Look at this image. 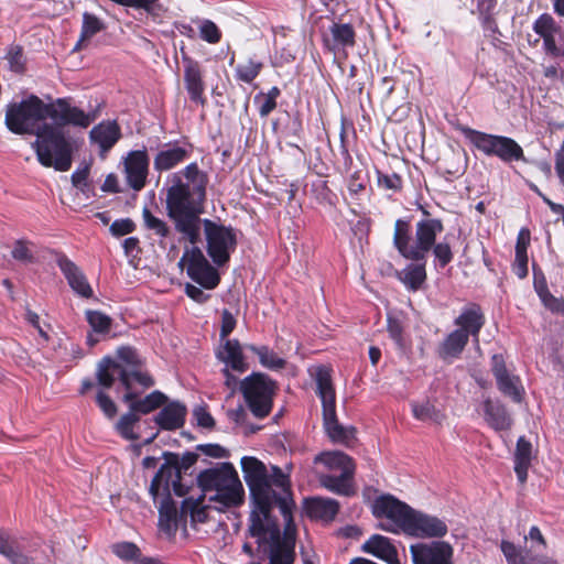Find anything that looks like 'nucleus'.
I'll return each mask as SVG.
<instances>
[{"label": "nucleus", "mask_w": 564, "mask_h": 564, "mask_svg": "<svg viewBox=\"0 0 564 564\" xmlns=\"http://www.w3.org/2000/svg\"><path fill=\"white\" fill-rule=\"evenodd\" d=\"M241 468L253 506L249 532L258 544V561L251 564H293L296 530L288 476L276 466L269 473L254 457H242Z\"/></svg>", "instance_id": "nucleus-1"}, {"label": "nucleus", "mask_w": 564, "mask_h": 564, "mask_svg": "<svg viewBox=\"0 0 564 564\" xmlns=\"http://www.w3.org/2000/svg\"><path fill=\"white\" fill-rule=\"evenodd\" d=\"M97 111L86 112L73 106L68 98H57L45 104L35 95L8 105L4 122L15 134H35L31 147L39 162L45 167L65 172L70 169L73 144L65 127L88 128Z\"/></svg>", "instance_id": "nucleus-2"}, {"label": "nucleus", "mask_w": 564, "mask_h": 564, "mask_svg": "<svg viewBox=\"0 0 564 564\" xmlns=\"http://www.w3.org/2000/svg\"><path fill=\"white\" fill-rule=\"evenodd\" d=\"M208 175L193 162L166 178V210L175 229L192 247L186 248L180 260L187 275L200 286L213 290L219 281L217 270L196 247L200 238L202 204L206 197Z\"/></svg>", "instance_id": "nucleus-3"}, {"label": "nucleus", "mask_w": 564, "mask_h": 564, "mask_svg": "<svg viewBox=\"0 0 564 564\" xmlns=\"http://www.w3.org/2000/svg\"><path fill=\"white\" fill-rule=\"evenodd\" d=\"M443 230L441 219L425 217L416 223L413 238L410 223L398 219L394 224L393 245L403 258L412 261H426L429 252L432 251L435 265L443 269L453 260L449 243H436V237Z\"/></svg>", "instance_id": "nucleus-4"}, {"label": "nucleus", "mask_w": 564, "mask_h": 564, "mask_svg": "<svg viewBox=\"0 0 564 564\" xmlns=\"http://www.w3.org/2000/svg\"><path fill=\"white\" fill-rule=\"evenodd\" d=\"M373 514L389 520L388 523L380 524V528L388 532L402 530L417 538H441L447 533V525L442 520L415 511L392 496L378 498L373 505Z\"/></svg>", "instance_id": "nucleus-5"}, {"label": "nucleus", "mask_w": 564, "mask_h": 564, "mask_svg": "<svg viewBox=\"0 0 564 564\" xmlns=\"http://www.w3.org/2000/svg\"><path fill=\"white\" fill-rule=\"evenodd\" d=\"M198 482L205 494L215 492L209 497L210 501L220 502L224 507H232L242 502V484L232 465L228 463L202 471Z\"/></svg>", "instance_id": "nucleus-6"}, {"label": "nucleus", "mask_w": 564, "mask_h": 564, "mask_svg": "<svg viewBox=\"0 0 564 564\" xmlns=\"http://www.w3.org/2000/svg\"><path fill=\"white\" fill-rule=\"evenodd\" d=\"M133 357L134 355H115L102 358L97 366L98 383L105 388H110L118 378L127 390L131 389L133 381L144 388L152 387L154 384L153 379L138 369Z\"/></svg>", "instance_id": "nucleus-7"}, {"label": "nucleus", "mask_w": 564, "mask_h": 564, "mask_svg": "<svg viewBox=\"0 0 564 564\" xmlns=\"http://www.w3.org/2000/svg\"><path fill=\"white\" fill-rule=\"evenodd\" d=\"M315 462L324 464L329 470L340 471L339 476L321 475L318 480L324 488L341 496L355 494L352 478L356 466L350 456L339 451L324 452L316 456Z\"/></svg>", "instance_id": "nucleus-8"}, {"label": "nucleus", "mask_w": 564, "mask_h": 564, "mask_svg": "<svg viewBox=\"0 0 564 564\" xmlns=\"http://www.w3.org/2000/svg\"><path fill=\"white\" fill-rule=\"evenodd\" d=\"M466 137L471 144L487 156H496L506 164L527 159L522 147L512 138L468 129Z\"/></svg>", "instance_id": "nucleus-9"}, {"label": "nucleus", "mask_w": 564, "mask_h": 564, "mask_svg": "<svg viewBox=\"0 0 564 564\" xmlns=\"http://www.w3.org/2000/svg\"><path fill=\"white\" fill-rule=\"evenodd\" d=\"M456 329L444 340V352H460L470 337L477 341L478 334L484 325V316L478 306L466 307L455 318Z\"/></svg>", "instance_id": "nucleus-10"}, {"label": "nucleus", "mask_w": 564, "mask_h": 564, "mask_svg": "<svg viewBox=\"0 0 564 564\" xmlns=\"http://www.w3.org/2000/svg\"><path fill=\"white\" fill-rule=\"evenodd\" d=\"M204 232L207 252L216 265H223L230 259L237 246V235L231 227L204 219Z\"/></svg>", "instance_id": "nucleus-11"}, {"label": "nucleus", "mask_w": 564, "mask_h": 564, "mask_svg": "<svg viewBox=\"0 0 564 564\" xmlns=\"http://www.w3.org/2000/svg\"><path fill=\"white\" fill-rule=\"evenodd\" d=\"M241 391L248 406L257 417L267 416L272 408L274 383L261 373H253L241 382Z\"/></svg>", "instance_id": "nucleus-12"}, {"label": "nucleus", "mask_w": 564, "mask_h": 564, "mask_svg": "<svg viewBox=\"0 0 564 564\" xmlns=\"http://www.w3.org/2000/svg\"><path fill=\"white\" fill-rule=\"evenodd\" d=\"M492 373L499 391L513 402L520 403L523 399L524 388L519 376L514 373L513 365L507 362L503 355L492 356Z\"/></svg>", "instance_id": "nucleus-13"}, {"label": "nucleus", "mask_w": 564, "mask_h": 564, "mask_svg": "<svg viewBox=\"0 0 564 564\" xmlns=\"http://www.w3.org/2000/svg\"><path fill=\"white\" fill-rule=\"evenodd\" d=\"M414 564H453V549L443 541L411 545Z\"/></svg>", "instance_id": "nucleus-14"}, {"label": "nucleus", "mask_w": 564, "mask_h": 564, "mask_svg": "<svg viewBox=\"0 0 564 564\" xmlns=\"http://www.w3.org/2000/svg\"><path fill=\"white\" fill-rule=\"evenodd\" d=\"M149 172V156L145 150L131 151L124 160L127 183L134 191L144 187Z\"/></svg>", "instance_id": "nucleus-15"}, {"label": "nucleus", "mask_w": 564, "mask_h": 564, "mask_svg": "<svg viewBox=\"0 0 564 564\" xmlns=\"http://www.w3.org/2000/svg\"><path fill=\"white\" fill-rule=\"evenodd\" d=\"M310 377L316 383V393L322 401V406L336 403V393L333 384V368L328 365H313L308 369Z\"/></svg>", "instance_id": "nucleus-16"}, {"label": "nucleus", "mask_w": 564, "mask_h": 564, "mask_svg": "<svg viewBox=\"0 0 564 564\" xmlns=\"http://www.w3.org/2000/svg\"><path fill=\"white\" fill-rule=\"evenodd\" d=\"M56 263L76 294L86 299L93 296V289L84 272L70 259L65 254H58Z\"/></svg>", "instance_id": "nucleus-17"}, {"label": "nucleus", "mask_w": 564, "mask_h": 564, "mask_svg": "<svg viewBox=\"0 0 564 564\" xmlns=\"http://www.w3.org/2000/svg\"><path fill=\"white\" fill-rule=\"evenodd\" d=\"M189 150L177 142L165 143L156 153L153 167L162 173L176 167L189 156Z\"/></svg>", "instance_id": "nucleus-18"}, {"label": "nucleus", "mask_w": 564, "mask_h": 564, "mask_svg": "<svg viewBox=\"0 0 564 564\" xmlns=\"http://www.w3.org/2000/svg\"><path fill=\"white\" fill-rule=\"evenodd\" d=\"M482 412L485 422L497 432L508 431L513 424L507 408L499 400L486 398L482 401Z\"/></svg>", "instance_id": "nucleus-19"}, {"label": "nucleus", "mask_w": 564, "mask_h": 564, "mask_svg": "<svg viewBox=\"0 0 564 564\" xmlns=\"http://www.w3.org/2000/svg\"><path fill=\"white\" fill-rule=\"evenodd\" d=\"M184 83L191 100L204 105L206 99L203 72L199 64L191 58H184Z\"/></svg>", "instance_id": "nucleus-20"}, {"label": "nucleus", "mask_w": 564, "mask_h": 564, "mask_svg": "<svg viewBox=\"0 0 564 564\" xmlns=\"http://www.w3.org/2000/svg\"><path fill=\"white\" fill-rule=\"evenodd\" d=\"M121 130L116 121H101L89 132L90 142L98 145L100 153H107L120 139Z\"/></svg>", "instance_id": "nucleus-21"}, {"label": "nucleus", "mask_w": 564, "mask_h": 564, "mask_svg": "<svg viewBox=\"0 0 564 564\" xmlns=\"http://www.w3.org/2000/svg\"><path fill=\"white\" fill-rule=\"evenodd\" d=\"M324 427L333 442L349 444L355 437V429L339 424L336 417V403L323 406Z\"/></svg>", "instance_id": "nucleus-22"}, {"label": "nucleus", "mask_w": 564, "mask_h": 564, "mask_svg": "<svg viewBox=\"0 0 564 564\" xmlns=\"http://www.w3.org/2000/svg\"><path fill=\"white\" fill-rule=\"evenodd\" d=\"M362 550L388 564H400L395 547L391 544L390 540L383 535H372L364 544Z\"/></svg>", "instance_id": "nucleus-23"}, {"label": "nucleus", "mask_w": 564, "mask_h": 564, "mask_svg": "<svg viewBox=\"0 0 564 564\" xmlns=\"http://www.w3.org/2000/svg\"><path fill=\"white\" fill-rule=\"evenodd\" d=\"M186 408L184 404L173 401L166 404L155 416V422L163 430H176L185 422Z\"/></svg>", "instance_id": "nucleus-24"}, {"label": "nucleus", "mask_w": 564, "mask_h": 564, "mask_svg": "<svg viewBox=\"0 0 564 564\" xmlns=\"http://www.w3.org/2000/svg\"><path fill=\"white\" fill-rule=\"evenodd\" d=\"M338 509V501L332 498L315 497L305 501L306 513L314 519L333 520Z\"/></svg>", "instance_id": "nucleus-25"}, {"label": "nucleus", "mask_w": 564, "mask_h": 564, "mask_svg": "<svg viewBox=\"0 0 564 564\" xmlns=\"http://www.w3.org/2000/svg\"><path fill=\"white\" fill-rule=\"evenodd\" d=\"M532 458V444L524 436L519 437L514 452V471L521 484L527 481Z\"/></svg>", "instance_id": "nucleus-26"}, {"label": "nucleus", "mask_w": 564, "mask_h": 564, "mask_svg": "<svg viewBox=\"0 0 564 564\" xmlns=\"http://www.w3.org/2000/svg\"><path fill=\"white\" fill-rule=\"evenodd\" d=\"M530 245V231L522 228L517 237L516 257L513 263L514 274L523 279L528 275V247Z\"/></svg>", "instance_id": "nucleus-27"}, {"label": "nucleus", "mask_w": 564, "mask_h": 564, "mask_svg": "<svg viewBox=\"0 0 564 564\" xmlns=\"http://www.w3.org/2000/svg\"><path fill=\"white\" fill-rule=\"evenodd\" d=\"M332 43H328L330 50L336 51L355 44V31L348 23H334L329 28Z\"/></svg>", "instance_id": "nucleus-28"}, {"label": "nucleus", "mask_w": 564, "mask_h": 564, "mask_svg": "<svg viewBox=\"0 0 564 564\" xmlns=\"http://www.w3.org/2000/svg\"><path fill=\"white\" fill-rule=\"evenodd\" d=\"M159 525L167 532H174L177 529V509L170 496H166L159 507Z\"/></svg>", "instance_id": "nucleus-29"}, {"label": "nucleus", "mask_w": 564, "mask_h": 564, "mask_svg": "<svg viewBox=\"0 0 564 564\" xmlns=\"http://www.w3.org/2000/svg\"><path fill=\"white\" fill-rule=\"evenodd\" d=\"M408 264L401 272V281L412 291L421 288L426 279L425 261Z\"/></svg>", "instance_id": "nucleus-30"}, {"label": "nucleus", "mask_w": 564, "mask_h": 564, "mask_svg": "<svg viewBox=\"0 0 564 564\" xmlns=\"http://www.w3.org/2000/svg\"><path fill=\"white\" fill-rule=\"evenodd\" d=\"M501 551L509 564H554L547 557L523 555L513 543L502 541Z\"/></svg>", "instance_id": "nucleus-31"}, {"label": "nucleus", "mask_w": 564, "mask_h": 564, "mask_svg": "<svg viewBox=\"0 0 564 564\" xmlns=\"http://www.w3.org/2000/svg\"><path fill=\"white\" fill-rule=\"evenodd\" d=\"M236 327V318L228 311L224 310L221 313V327H220V338L225 340L224 351L223 352H241L242 347L240 346L238 340H229L227 337Z\"/></svg>", "instance_id": "nucleus-32"}, {"label": "nucleus", "mask_w": 564, "mask_h": 564, "mask_svg": "<svg viewBox=\"0 0 564 564\" xmlns=\"http://www.w3.org/2000/svg\"><path fill=\"white\" fill-rule=\"evenodd\" d=\"M105 29V22L97 15L89 12H84L80 36L78 43L76 44V48L80 47L84 42L89 41L93 36L104 31Z\"/></svg>", "instance_id": "nucleus-33"}, {"label": "nucleus", "mask_w": 564, "mask_h": 564, "mask_svg": "<svg viewBox=\"0 0 564 564\" xmlns=\"http://www.w3.org/2000/svg\"><path fill=\"white\" fill-rule=\"evenodd\" d=\"M411 408L413 416L420 421H430L435 424H441L445 417L430 401L422 403L412 402Z\"/></svg>", "instance_id": "nucleus-34"}, {"label": "nucleus", "mask_w": 564, "mask_h": 564, "mask_svg": "<svg viewBox=\"0 0 564 564\" xmlns=\"http://www.w3.org/2000/svg\"><path fill=\"white\" fill-rule=\"evenodd\" d=\"M167 398L160 391H153L144 399L131 402L130 410L135 413L148 414L166 402Z\"/></svg>", "instance_id": "nucleus-35"}, {"label": "nucleus", "mask_w": 564, "mask_h": 564, "mask_svg": "<svg viewBox=\"0 0 564 564\" xmlns=\"http://www.w3.org/2000/svg\"><path fill=\"white\" fill-rule=\"evenodd\" d=\"M263 67L261 61L249 58L246 63L239 64L235 69V77L237 80L250 84L260 74Z\"/></svg>", "instance_id": "nucleus-36"}, {"label": "nucleus", "mask_w": 564, "mask_h": 564, "mask_svg": "<svg viewBox=\"0 0 564 564\" xmlns=\"http://www.w3.org/2000/svg\"><path fill=\"white\" fill-rule=\"evenodd\" d=\"M4 59L7 61L8 67L11 72L21 74L25 69V57L23 48L19 45H10L7 48Z\"/></svg>", "instance_id": "nucleus-37"}, {"label": "nucleus", "mask_w": 564, "mask_h": 564, "mask_svg": "<svg viewBox=\"0 0 564 564\" xmlns=\"http://www.w3.org/2000/svg\"><path fill=\"white\" fill-rule=\"evenodd\" d=\"M175 473L176 466L170 464H164L161 466L150 485V494L153 499H156L162 487L166 490L167 476H175Z\"/></svg>", "instance_id": "nucleus-38"}, {"label": "nucleus", "mask_w": 564, "mask_h": 564, "mask_svg": "<svg viewBox=\"0 0 564 564\" xmlns=\"http://www.w3.org/2000/svg\"><path fill=\"white\" fill-rule=\"evenodd\" d=\"M181 512L183 516L189 514L193 522L203 523L207 519L206 509L200 506L199 499H185L182 503Z\"/></svg>", "instance_id": "nucleus-39"}, {"label": "nucleus", "mask_w": 564, "mask_h": 564, "mask_svg": "<svg viewBox=\"0 0 564 564\" xmlns=\"http://www.w3.org/2000/svg\"><path fill=\"white\" fill-rule=\"evenodd\" d=\"M142 217L147 229L152 230L161 238L167 237L170 229L164 220L155 217L148 208H143Z\"/></svg>", "instance_id": "nucleus-40"}, {"label": "nucleus", "mask_w": 564, "mask_h": 564, "mask_svg": "<svg viewBox=\"0 0 564 564\" xmlns=\"http://www.w3.org/2000/svg\"><path fill=\"white\" fill-rule=\"evenodd\" d=\"M558 26L550 14L540 15L533 23V31L542 39L552 33H558Z\"/></svg>", "instance_id": "nucleus-41"}, {"label": "nucleus", "mask_w": 564, "mask_h": 564, "mask_svg": "<svg viewBox=\"0 0 564 564\" xmlns=\"http://www.w3.org/2000/svg\"><path fill=\"white\" fill-rule=\"evenodd\" d=\"M221 362L225 364L224 375L229 377V371L242 373L247 370V364L243 355H218Z\"/></svg>", "instance_id": "nucleus-42"}, {"label": "nucleus", "mask_w": 564, "mask_h": 564, "mask_svg": "<svg viewBox=\"0 0 564 564\" xmlns=\"http://www.w3.org/2000/svg\"><path fill=\"white\" fill-rule=\"evenodd\" d=\"M139 421V416L135 412H130L123 414L119 422L117 423V429L119 433L127 440H137V435L133 433V425Z\"/></svg>", "instance_id": "nucleus-43"}, {"label": "nucleus", "mask_w": 564, "mask_h": 564, "mask_svg": "<svg viewBox=\"0 0 564 564\" xmlns=\"http://www.w3.org/2000/svg\"><path fill=\"white\" fill-rule=\"evenodd\" d=\"M86 316L94 332L105 333L109 330L111 321L106 314L98 311H87Z\"/></svg>", "instance_id": "nucleus-44"}, {"label": "nucleus", "mask_w": 564, "mask_h": 564, "mask_svg": "<svg viewBox=\"0 0 564 564\" xmlns=\"http://www.w3.org/2000/svg\"><path fill=\"white\" fill-rule=\"evenodd\" d=\"M199 35L204 41L210 44L218 43L221 39V33L218 26L210 20L200 21Z\"/></svg>", "instance_id": "nucleus-45"}, {"label": "nucleus", "mask_w": 564, "mask_h": 564, "mask_svg": "<svg viewBox=\"0 0 564 564\" xmlns=\"http://www.w3.org/2000/svg\"><path fill=\"white\" fill-rule=\"evenodd\" d=\"M557 33H552L547 36L542 37L543 40V50L546 58H562L564 59V47H560L556 44L555 35Z\"/></svg>", "instance_id": "nucleus-46"}, {"label": "nucleus", "mask_w": 564, "mask_h": 564, "mask_svg": "<svg viewBox=\"0 0 564 564\" xmlns=\"http://www.w3.org/2000/svg\"><path fill=\"white\" fill-rule=\"evenodd\" d=\"M377 181L378 185L384 189L397 192L402 187V180L397 173L384 174L378 171Z\"/></svg>", "instance_id": "nucleus-47"}, {"label": "nucleus", "mask_w": 564, "mask_h": 564, "mask_svg": "<svg viewBox=\"0 0 564 564\" xmlns=\"http://www.w3.org/2000/svg\"><path fill=\"white\" fill-rule=\"evenodd\" d=\"M113 553L123 560H133L139 554L138 546L132 542H121L112 546Z\"/></svg>", "instance_id": "nucleus-48"}, {"label": "nucleus", "mask_w": 564, "mask_h": 564, "mask_svg": "<svg viewBox=\"0 0 564 564\" xmlns=\"http://www.w3.org/2000/svg\"><path fill=\"white\" fill-rule=\"evenodd\" d=\"M544 306L553 313L564 315V300L553 296L549 291L540 293Z\"/></svg>", "instance_id": "nucleus-49"}, {"label": "nucleus", "mask_w": 564, "mask_h": 564, "mask_svg": "<svg viewBox=\"0 0 564 564\" xmlns=\"http://www.w3.org/2000/svg\"><path fill=\"white\" fill-rule=\"evenodd\" d=\"M135 228L134 223L130 218L117 219L115 220L109 230L112 236L120 237L128 234H131Z\"/></svg>", "instance_id": "nucleus-50"}, {"label": "nucleus", "mask_w": 564, "mask_h": 564, "mask_svg": "<svg viewBox=\"0 0 564 564\" xmlns=\"http://www.w3.org/2000/svg\"><path fill=\"white\" fill-rule=\"evenodd\" d=\"M25 319L30 325H32L37 330L39 335L44 340H48V329H51V327L46 324L42 325L40 316L35 312L28 310L25 312Z\"/></svg>", "instance_id": "nucleus-51"}, {"label": "nucleus", "mask_w": 564, "mask_h": 564, "mask_svg": "<svg viewBox=\"0 0 564 564\" xmlns=\"http://www.w3.org/2000/svg\"><path fill=\"white\" fill-rule=\"evenodd\" d=\"M166 490H173V492L178 497H183L187 494V487L181 482V471L178 467H176L175 476H167Z\"/></svg>", "instance_id": "nucleus-52"}, {"label": "nucleus", "mask_w": 564, "mask_h": 564, "mask_svg": "<svg viewBox=\"0 0 564 564\" xmlns=\"http://www.w3.org/2000/svg\"><path fill=\"white\" fill-rule=\"evenodd\" d=\"M96 401L106 416L112 417L117 413L115 402L102 391L97 393Z\"/></svg>", "instance_id": "nucleus-53"}, {"label": "nucleus", "mask_w": 564, "mask_h": 564, "mask_svg": "<svg viewBox=\"0 0 564 564\" xmlns=\"http://www.w3.org/2000/svg\"><path fill=\"white\" fill-rule=\"evenodd\" d=\"M11 254L15 260L21 262H31L33 260L32 252L22 240H18L14 243Z\"/></svg>", "instance_id": "nucleus-54"}, {"label": "nucleus", "mask_w": 564, "mask_h": 564, "mask_svg": "<svg viewBox=\"0 0 564 564\" xmlns=\"http://www.w3.org/2000/svg\"><path fill=\"white\" fill-rule=\"evenodd\" d=\"M3 556H6L11 564H35L32 557H29L13 546L9 547Z\"/></svg>", "instance_id": "nucleus-55"}, {"label": "nucleus", "mask_w": 564, "mask_h": 564, "mask_svg": "<svg viewBox=\"0 0 564 564\" xmlns=\"http://www.w3.org/2000/svg\"><path fill=\"white\" fill-rule=\"evenodd\" d=\"M260 356V362L262 364V366H264L265 368L270 369V370H273V371H278V370H281L284 365H285V361L279 357V355H259Z\"/></svg>", "instance_id": "nucleus-56"}, {"label": "nucleus", "mask_w": 564, "mask_h": 564, "mask_svg": "<svg viewBox=\"0 0 564 564\" xmlns=\"http://www.w3.org/2000/svg\"><path fill=\"white\" fill-rule=\"evenodd\" d=\"M193 415L194 417L196 419L197 421V424L202 427H206V429H209L212 426H214V419L212 417V415L206 411L205 408L203 406H197L194 409V412H193Z\"/></svg>", "instance_id": "nucleus-57"}, {"label": "nucleus", "mask_w": 564, "mask_h": 564, "mask_svg": "<svg viewBox=\"0 0 564 564\" xmlns=\"http://www.w3.org/2000/svg\"><path fill=\"white\" fill-rule=\"evenodd\" d=\"M89 176V167L87 165L78 167L72 174V183L74 186L83 188L87 186V180Z\"/></svg>", "instance_id": "nucleus-58"}, {"label": "nucleus", "mask_w": 564, "mask_h": 564, "mask_svg": "<svg viewBox=\"0 0 564 564\" xmlns=\"http://www.w3.org/2000/svg\"><path fill=\"white\" fill-rule=\"evenodd\" d=\"M555 159V172L556 175L561 182V184L564 186V139L560 147V149L554 154Z\"/></svg>", "instance_id": "nucleus-59"}, {"label": "nucleus", "mask_w": 564, "mask_h": 564, "mask_svg": "<svg viewBox=\"0 0 564 564\" xmlns=\"http://www.w3.org/2000/svg\"><path fill=\"white\" fill-rule=\"evenodd\" d=\"M200 449L205 455L215 458H224L228 456L227 449L218 444H206L200 446Z\"/></svg>", "instance_id": "nucleus-60"}, {"label": "nucleus", "mask_w": 564, "mask_h": 564, "mask_svg": "<svg viewBox=\"0 0 564 564\" xmlns=\"http://www.w3.org/2000/svg\"><path fill=\"white\" fill-rule=\"evenodd\" d=\"M256 102H260L259 115L262 118L269 116L276 107V101L265 98L263 96H261V97L257 96Z\"/></svg>", "instance_id": "nucleus-61"}, {"label": "nucleus", "mask_w": 564, "mask_h": 564, "mask_svg": "<svg viewBox=\"0 0 564 564\" xmlns=\"http://www.w3.org/2000/svg\"><path fill=\"white\" fill-rule=\"evenodd\" d=\"M185 292L188 297H191L197 303H204L209 297V295L204 293V291L200 288L193 284H186Z\"/></svg>", "instance_id": "nucleus-62"}, {"label": "nucleus", "mask_w": 564, "mask_h": 564, "mask_svg": "<svg viewBox=\"0 0 564 564\" xmlns=\"http://www.w3.org/2000/svg\"><path fill=\"white\" fill-rule=\"evenodd\" d=\"M388 333L390 336L397 341H401V335H402V325L399 319L393 318L391 316L388 317Z\"/></svg>", "instance_id": "nucleus-63"}, {"label": "nucleus", "mask_w": 564, "mask_h": 564, "mask_svg": "<svg viewBox=\"0 0 564 564\" xmlns=\"http://www.w3.org/2000/svg\"><path fill=\"white\" fill-rule=\"evenodd\" d=\"M543 75L549 79L564 80V69L550 64H542Z\"/></svg>", "instance_id": "nucleus-64"}]
</instances>
